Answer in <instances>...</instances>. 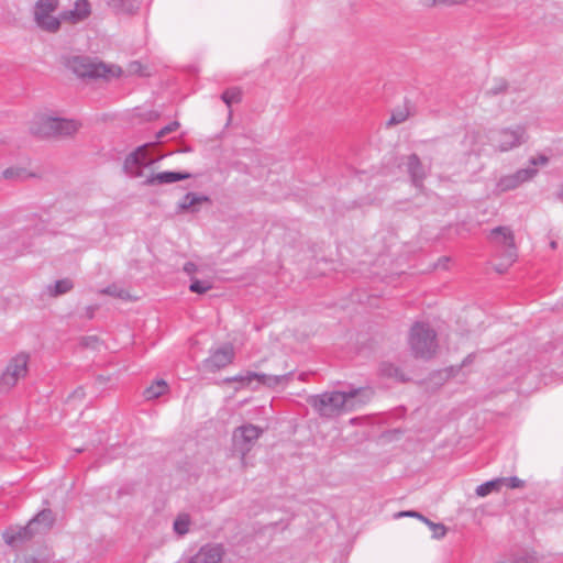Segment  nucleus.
<instances>
[{
	"label": "nucleus",
	"mask_w": 563,
	"mask_h": 563,
	"mask_svg": "<svg viewBox=\"0 0 563 563\" xmlns=\"http://www.w3.org/2000/svg\"><path fill=\"white\" fill-rule=\"evenodd\" d=\"M158 159L150 154V145L145 144L126 156L123 167L130 177L142 179V183L147 186L173 184L190 178L189 173L162 172L155 174L154 165Z\"/></svg>",
	"instance_id": "nucleus-1"
},
{
	"label": "nucleus",
	"mask_w": 563,
	"mask_h": 563,
	"mask_svg": "<svg viewBox=\"0 0 563 563\" xmlns=\"http://www.w3.org/2000/svg\"><path fill=\"white\" fill-rule=\"evenodd\" d=\"M369 397L367 389L329 391L311 397L310 404L323 417H335L354 410Z\"/></svg>",
	"instance_id": "nucleus-2"
},
{
	"label": "nucleus",
	"mask_w": 563,
	"mask_h": 563,
	"mask_svg": "<svg viewBox=\"0 0 563 563\" xmlns=\"http://www.w3.org/2000/svg\"><path fill=\"white\" fill-rule=\"evenodd\" d=\"M79 126L76 120L59 117L52 111H43L34 115L31 131L42 137H64L75 134Z\"/></svg>",
	"instance_id": "nucleus-3"
},
{
	"label": "nucleus",
	"mask_w": 563,
	"mask_h": 563,
	"mask_svg": "<svg viewBox=\"0 0 563 563\" xmlns=\"http://www.w3.org/2000/svg\"><path fill=\"white\" fill-rule=\"evenodd\" d=\"M54 522L51 510H42L25 527L11 528L4 532V540L9 545L18 547L34 536L45 533Z\"/></svg>",
	"instance_id": "nucleus-4"
},
{
	"label": "nucleus",
	"mask_w": 563,
	"mask_h": 563,
	"mask_svg": "<svg viewBox=\"0 0 563 563\" xmlns=\"http://www.w3.org/2000/svg\"><path fill=\"white\" fill-rule=\"evenodd\" d=\"M549 158L544 155L532 157L529 161V165L525 168H520L512 174L499 176L493 188L494 195H501L507 191H511L520 187L522 184L530 181L538 174V166H545Z\"/></svg>",
	"instance_id": "nucleus-5"
},
{
	"label": "nucleus",
	"mask_w": 563,
	"mask_h": 563,
	"mask_svg": "<svg viewBox=\"0 0 563 563\" xmlns=\"http://www.w3.org/2000/svg\"><path fill=\"white\" fill-rule=\"evenodd\" d=\"M67 67L78 77L111 79L122 74V69L117 65L95 62L85 56H73L68 58Z\"/></svg>",
	"instance_id": "nucleus-6"
},
{
	"label": "nucleus",
	"mask_w": 563,
	"mask_h": 563,
	"mask_svg": "<svg viewBox=\"0 0 563 563\" xmlns=\"http://www.w3.org/2000/svg\"><path fill=\"white\" fill-rule=\"evenodd\" d=\"M486 137L494 151L504 153L521 146L527 141V132L523 125L516 124L489 130Z\"/></svg>",
	"instance_id": "nucleus-7"
},
{
	"label": "nucleus",
	"mask_w": 563,
	"mask_h": 563,
	"mask_svg": "<svg viewBox=\"0 0 563 563\" xmlns=\"http://www.w3.org/2000/svg\"><path fill=\"white\" fill-rule=\"evenodd\" d=\"M409 343L416 356L431 357L438 347L435 332L426 323H416L411 328Z\"/></svg>",
	"instance_id": "nucleus-8"
},
{
	"label": "nucleus",
	"mask_w": 563,
	"mask_h": 563,
	"mask_svg": "<svg viewBox=\"0 0 563 563\" xmlns=\"http://www.w3.org/2000/svg\"><path fill=\"white\" fill-rule=\"evenodd\" d=\"M489 239L501 250L503 263L496 265V271L503 273L517 257L514 234L509 228L498 227L492 230Z\"/></svg>",
	"instance_id": "nucleus-9"
},
{
	"label": "nucleus",
	"mask_w": 563,
	"mask_h": 563,
	"mask_svg": "<svg viewBox=\"0 0 563 563\" xmlns=\"http://www.w3.org/2000/svg\"><path fill=\"white\" fill-rule=\"evenodd\" d=\"M292 373L289 372L285 375H267L257 374L254 372H246L245 374L236 375L231 378H227V382H236L241 387L256 388L260 385L276 387L279 385L287 384L291 379Z\"/></svg>",
	"instance_id": "nucleus-10"
},
{
	"label": "nucleus",
	"mask_w": 563,
	"mask_h": 563,
	"mask_svg": "<svg viewBox=\"0 0 563 563\" xmlns=\"http://www.w3.org/2000/svg\"><path fill=\"white\" fill-rule=\"evenodd\" d=\"M263 430L254 424H244L236 428L232 435L233 450L241 455V462L245 465V456L252 450Z\"/></svg>",
	"instance_id": "nucleus-11"
},
{
	"label": "nucleus",
	"mask_w": 563,
	"mask_h": 563,
	"mask_svg": "<svg viewBox=\"0 0 563 563\" xmlns=\"http://www.w3.org/2000/svg\"><path fill=\"white\" fill-rule=\"evenodd\" d=\"M58 0H37L34 5V19L36 24L48 32H56L60 26V18L53 13L58 8Z\"/></svg>",
	"instance_id": "nucleus-12"
},
{
	"label": "nucleus",
	"mask_w": 563,
	"mask_h": 563,
	"mask_svg": "<svg viewBox=\"0 0 563 563\" xmlns=\"http://www.w3.org/2000/svg\"><path fill=\"white\" fill-rule=\"evenodd\" d=\"M29 355L21 353L15 355L8 364L0 377V389L9 391L16 383L27 374Z\"/></svg>",
	"instance_id": "nucleus-13"
},
{
	"label": "nucleus",
	"mask_w": 563,
	"mask_h": 563,
	"mask_svg": "<svg viewBox=\"0 0 563 563\" xmlns=\"http://www.w3.org/2000/svg\"><path fill=\"white\" fill-rule=\"evenodd\" d=\"M225 552L224 544L209 542L201 545L195 554L181 558L178 563H221Z\"/></svg>",
	"instance_id": "nucleus-14"
},
{
	"label": "nucleus",
	"mask_w": 563,
	"mask_h": 563,
	"mask_svg": "<svg viewBox=\"0 0 563 563\" xmlns=\"http://www.w3.org/2000/svg\"><path fill=\"white\" fill-rule=\"evenodd\" d=\"M234 357V350L231 344H225L211 353V355L203 362V366L209 372H216L232 363Z\"/></svg>",
	"instance_id": "nucleus-15"
},
{
	"label": "nucleus",
	"mask_w": 563,
	"mask_h": 563,
	"mask_svg": "<svg viewBox=\"0 0 563 563\" xmlns=\"http://www.w3.org/2000/svg\"><path fill=\"white\" fill-rule=\"evenodd\" d=\"M91 14V5L88 0H76L74 7L60 13V21L73 24L85 21Z\"/></svg>",
	"instance_id": "nucleus-16"
},
{
	"label": "nucleus",
	"mask_w": 563,
	"mask_h": 563,
	"mask_svg": "<svg viewBox=\"0 0 563 563\" xmlns=\"http://www.w3.org/2000/svg\"><path fill=\"white\" fill-rule=\"evenodd\" d=\"M209 197L196 192L186 194L177 203L178 212L196 213L202 203L209 202Z\"/></svg>",
	"instance_id": "nucleus-17"
},
{
	"label": "nucleus",
	"mask_w": 563,
	"mask_h": 563,
	"mask_svg": "<svg viewBox=\"0 0 563 563\" xmlns=\"http://www.w3.org/2000/svg\"><path fill=\"white\" fill-rule=\"evenodd\" d=\"M140 0H107L109 9L118 15H135L140 10Z\"/></svg>",
	"instance_id": "nucleus-18"
},
{
	"label": "nucleus",
	"mask_w": 563,
	"mask_h": 563,
	"mask_svg": "<svg viewBox=\"0 0 563 563\" xmlns=\"http://www.w3.org/2000/svg\"><path fill=\"white\" fill-rule=\"evenodd\" d=\"M407 167L415 186L419 187L426 176V172L417 155L408 157Z\"/></svg>",
	"instance_id": "nucleus-19"
},
{
	"label": "nucleus",
	"mask_w": 563,
	"mask_h": 563,
	"mask_svg": "<svg viewBox=\"0 0 563 563\" xmlns=\"http://www.w3.org/2000/svg\"><path fill=\"white\" fill-rule=\"evenodd\" d=\"M74 287L71 279L64 278L56 280L55 283L47 286V294L52 297H58L69 292Z\"/></svg>",
	"instance_id": "nucleus-20"
},
{
	"label": "nucleus",
	"mask_w": 563,
	"mask_h": 563,
	"mask_svg": "<svg viewBox=\"0 0 563 563\" xmlns=\"http://www.w3.org/2000/svg\"><path fill=\"white\" fill-rule=\"evenodd\" d=\"M503 488V482L498 478H494L492 481L485 482L476 487V495L478 497H486L492 493H498Z\"/></svg>",
	"instance_id": "nucleus-21"
},
{
	"label": "nucleus",
	"mask_w": 563,
	"mask_h": 563,
	"mask_svg": "<svg viewBox=\"0 0 563 563\" xmlns=\"http://www.w3.org/2000/svg\"><path fill=\"white\" fill-rule=\"evenodd\" d=\"M168 389V385L165 380H156L150 387H147L144 391V396L146 399H156L159 396L164 395Z\"/></svg>",
	"instance_id": "nucleus-22"
},
{
	"label": "nucleus",
	"mask_w": 563,
	"mask_h": 563,
	"mask_svg": "<svg viewBox=\"0 0 563 563\" xmlns=\"http://www.w3.org/2000/svg\"><path fill=\"white\" fill-rule=\"evenodd\" d=\"M190 525H191V521H190L189 515L188 514H179L174 521L173 528L177 534L184 536V534L188 533Z\"/></svg>",
	"instance_id": "nucleus-23"
},
{
	"label": "nucleus",
	"mask_w": 563,
	"mask_h": 563,
	"mask_svg": "<svg viewBox=\"0 0 563 563\" xmlns=\"http://www.w3.org/2000/svg\"><path fill=\"white\" fill-rule=\"evenodd\" d=\"M14 563H51L48 554H41L38 556L32 554H20L15 558Z\"/></svg>",
	"instance_id": "nucleus-24"
},
{
	"label": "nucleus",
	"mask_w": 563,
	"mask_h": 563,
	"mask_svg": "<svg viewBox=\"0 0 563 563\" xmlns=\"http://www.w3.org/2000/svg\"><path fill=\"white\" fill-rule=\"evenodd\" d=\"M221 99L230 108L232 104L240 102V100H241V90L239 88H235V87L227 89L222 93Z\"/></svg>",
	"instance_id": "nucleus-25"
},
{
	"label": "nucleus",
	"mask_w": 563,
	"mask_h": 563,
	"mask_svg": "<svg viewBox=\"0 0 563 563\" xmlns=\"http://www.w3.org/2000/svg\"><path fill=\"white\" fill-rule=\"evenodd\" d=\"M422 522H424L430 530L432 531V537L434 539H442L446 534V528L442 523H434L430 521L428 518H422Z\"/></svg>",
	"instance_id": "nucleus-26"
},
{
	"label": "nucleus",
	"mask_w": 563,
	"mask_h": 563,
	"mask_svg": "<svg viewBox=\"0 0 563 563\" xmlns=\"http://www.w3.org/2000/svg\"><path fill=\"white\" fill-rule=\"evenodd\" d=\"M212 288V285L209 280H199L192 279L189 286L190 291L197 294H205Z\"/></svg>",
	"instance_id": "nucleus-27"
},
{
	"label": "nucleus",
	"mask_w": 563,
	"mask_h": 563,
	"mask_svg": "<svg viewBox=\"0 0 563 563\" xmlns=\"http://www.w3.org/2000/svg\"><path fill=\"white\" fill-rule=\"evenodd\" d=\"M499 481L503 482V487H507L510 489H517L525 487V481L517 476H510V477H499Z\"/></svg>",
	"instance_id": "nucleus-28"
},
{
	"label": "nucleus",
	"mask_w": 563,
	"mask_h": 563,
	"mask_svg": "<svg viewBox=\"0 0 563 563\" xmlns=\"http://www.w3.org/2000/svg\"><path fill=\"white\" fill-rule=\"evenodd\" d=\"M482 135L476 132H472L466 135L467 142L472 145V150L476 153H481L484 151L483 146L478 144V139H481Z\"/></svg>",
	"instance_id": "nucleus-29"
},
{
	"label": "nucleus",
	"mask_w": 563,
	"mask_h": 563,
	"mask_svg": "<svg viewBox=\"0 0 563 563\" xmlns=\"http://www.w3.org/2000/svg\"><path fill=\"white\" fill-rule=\"evenodd\" d=\"M428 5H455L466 3L468 0H422Z\"/></svg>",
	"instance_id": "nucleus-30"
},
{
	"label": "nucleus",
	"mask_w": 563,
	"mask_h": 563,
	"mask_svg": "<svg viewBox=\"0 0 563 563\" xmlns=\"http://www.w3.org/2000/svg\"><path fill=\"white\" fill-rule=\"evenodd\" d=\"M179 128V123L178 122H172L169 124H167L166 126L162 128L157 134H156V137L157 139H163L165 137L166 135H168L169 133L176 131L177 129Z\"/></svg>",
	"instance_id": "nucleus-31"
},
{
	"label": "nucleus",
	"mask_w": 563,
	"mask_h": 563,
	"mask_svg": "<svg viewBox=\"0 0 563 563\" xmlns=\"http://www.w3.org/2000/svg\"><path fill=\"white\" fill-rule=\"evenodd\" d=\"M407 117H408V113L405 110L395 111V112H393L388 124H399V123L404 122L407 119Z\"/></svg>",
	"instance_id": "nucleus-32"
},
{
	"label": "nucleus",
	"mask_w": 563,
	"mask_h": 563,
	"mask_svg": "<svg viewBox=\"0 0 563 563\" xmlns=\"http://www.w3.org/2000/svg\"><path fill=\"white\" fill-rule=\"evenodd\" d=\"M102 292L111 295V296L120 297V298H124L126 295V292L124 290L118 289L117 286H109L106 289H103Z\"/></svg>",
	"instance_id": "nucleus-33"
},
{
	"label": "nucleus",
	"mask_w": 563,
	"mask_h": 563,
	"mask_svg": "<svg viewBox=\"0 0 563 563\" xmlns=\"http://www.w3.org/2000/svg\"><path fill=\"white\" fill-rule=\"evenodd\" d=\"M128 71L130 74L144 75L143 67L139 62H132L129 64Z\"/></svg>",
	"instance_id": "nucleus-34"
},
{
	"label": "nucleus",
	"mask_w": 563,
	"mask_h": 563,
	"mask_svg": "<svg viewBox=\"0 0 563 563\" xmlns=\"http://www.w3.org/2000/svg\"><path fill=\"white\" fill-rule=\"evenodd\" d=\"M405 516L406 517H415L421 521H422V518H426L424 516H422L421 514H419L417 511H402V512L397 514L396 517H405Z\"/></svg>",
	"instance_id": "nucleus-35"
},
{
	"label": "nucleus",
	"mask_w": 563,
	"mask_h": 563,
	"mask_svg": "<svg viewBox=\"0 0 563 563\" xmlns=\"http://www.w3.org/2000/svg\"><path fill=\"white\" fill-rule=\"evenodd\" d=\"M19 176V170L14 169V168H7L4 172H3V177L5 179H12L14 177H18Z\"/></svg>",
	"instance_id": "nucleus-36"
},
{
	"label": "nucleus",
	"mask_w": 563,
	"mask_h": 563,
	"mask_svg": "<svg viewBox=\"0 0 563 563\" xmlns=\"http://www.w3.org/2000/svg\"><path fill=\"white\" fill-rule=\"evenodd\" d=\"M184 272L187 273L188 275H192L197 272V266L195 263L192 262H188L184 265Z\"/></svg>",
	"instance_id": "nucleus-37"
}]
</instances>
